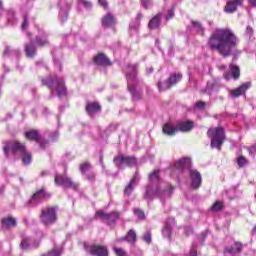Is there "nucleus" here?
Segmentation results:
<instances>
[{
    "mask_svg": "<svg viewBox=\"0 0 256 256\" xmlns=\"http://www.w3.org/2000/svg\"><path fill=\"white\" fill-rule=\"evenodd\" d=\"M139 67L138 64H128L127 71H126V79L128 85V91L132 95L133 101H139L142 97V93L137 91L135 88L137 87V68Z\"/></svg>",
    "mask_w": 256,
    "mask_h": 256,
    "instance_id": "4",
    "label": "nucleus"
},
{
    "mask_svg": "<svg viewBox=\"0 0 256 256\" xmlns=\"http://www.w3.org/2000/svg\"><path fill=\"white\" fill-rule=\"evenodd\" d=\"M247 163H248V161L246 160V158L245 157H243V156H239L238 158H237V165H238V167H245V165H247Z\"/></svg>",
    "mask_w": 256,
    "mask_h": 256,
    "instance_id": "45",
    "label": "nucleus"
},
{
    "mask_svg": "<svg viewBox=\"0 0 256 256\" xmlns=\"http://www.w3.org/2000/svg\"><path fill=\"white\" fill-rule=\"evenodd\" d=\"M27 27H29V20L27 19V15L23 16V23H22V31H25V29H27Z\"/></svg>",
    "mask_w": 256,
    "mask_h": 256,
    "instance_id": "49",
    "label": "nucleus"
},
{
    "mask_svg": "<svg viewBox=\"0 0 256 256\" xmlns=\"http://www.w3.org/2000/svg\"><path fill=\"white\" fill-rule=\"evenodd\" d=\"M219 89H221V84L217 81L208 82L205 88V93L207 95H213V93H218Z\"/></svg>",
    "mask_w": 256,
    "mask_h": 256,
    "instance_id": "29",
    "label": "nucleus"
},
{
    "mask_svg": "<svg viewBox=\"0 0 256 256\" xmlns=\"http://www.w3.org/2000/svg\"><path fill=\"white\" fill-rule=\"evenodd\" d=\"M42 85H45L53 91L55 89L57 97H66L67 96V87H65V81L63 78L57 76H49L46 79H42Z\"/></svg>",
    "mask_w": 256,
    "mask_h": 256,
    "instance_id": "5",
    "label": "nucleus"
},
{
    "mask_svg": "<svg viewBox=\"0 0 256 256\" xmlns=\"http://www.w3.org/2000/svg\"><path fill=\"white\" fill-rule=\"evenodd\" d=\"M249 87H251V83H244L240 87L231 90L230 95L233 97V99H237V97H241V95H243V93H245Z\"/></svg>",
    "mask_w": 256,
    "mask_h": 256,
    "instance_id": "28",
    "label": "nucleus"
},
{
    "mask_svg": "<svg viewBox=\"0 0 256 256\" xmlns=\"http://www.w3.org/2000/svg\"><path fill=\"white\" fill-rule=\"evenodd\" d=\"M24 136L28 141H35L36 143H39L41 149H45V145H47V143L50 141H57V139H59V131L46 132L45 136L48 137V140L45 142L41 141V135L37 130L26 131Z\"/></svg>",
    "mask_w": 256,
    "mask_h": 256,
    "instance_id": "6",
    "label": "nucleus"
},
{
    "mask_svg": "<svg viewBox=\"0 0 256 256\" xmlns=\"http://www.w3.org/2000/svg\"><path fill=\"white\" fill-rule=\"evenodd\" d=\"M115 23H116L115 16H113V14L111 13H108L102 18V25L105 28L114 27Z\"/></svg>",
    "mask_w": 256,
    "mask_h": 256,
    "instance_id": "30",
    "label": "nucleus"
},
{
    "mask_svg": "<svg viewBox=\"0 0 256 256\" xmlns=\"http://www.w3.org/2000/svg\"><path fill=\"white\" fill-rule=\"evenodd\" d=\"M49 197H51L49 192L45 191V189H40L35 194H33L32 198L28 202V205L30 207H37L39 203H42V201H45V199H49Z\"/></svg>",
    "mask_w": 256,
    "mask_h": 256,
    "instance_id": "13",
    "label": "nucleus"
},
{
    "mask_svg": "<svg viewBox=\"0 0 256 256\" xmlns=\"http://www.w3.org/2000/svg\"><path fill=\"white\" fill-rule=\"evenodd\" d=\"M7 19L10 25H15L17 23V18H15V12L13 10L8 11Z\"/></svg>",
    "mask_w": 256,
    "mask_h": 256,
    "instance_id": "40",
    "label": "nucleus"
},
{
    "mask_svg": "<svg viewBox=\"0 0 256 256\" xmlns=\"http://www.w3.org/2000/svg\"><path fill=\"white\" fill-rule=\"evenodd\" d=\"M20 247L21 249H24V251H29L39 247V241H33L31 237H25L22 239Z\"/></svg>",
    "mask_w": 256,
    "mask_h": 256,
    "instance_id": "19",
    "label": "nucleus"
},
{
    "mask_svg": "<svg viewBox=\"0 0 256 256\" xmlns=\"http://www.w3.org/2000/svg\"><path fill=\"white\" fill-rule=\"evenodd\" d=\"M141 3L144 9H151V7H153V2L151 0H141Z\"/></svg>",
    "mask_w": 256,
    "mask_h": 256,
    "instance_id": "47",
    "label": "nucleus"
},
{
    "mask_svg": "<svg viewBox=\"0 0 256 256\" xmlns=\"http://www.w3.org/2000/svg\"><path fill=\"white\" fill-rule=\"evenodd\" d=\"M248 2L250 5H252V7H256V0H248Z\"/></svg>",
    "mask_w": 256,
    "mask_h": 256,
    "instance_id": "58",
    "label": "nucleus"
},
{
    "mask_svg": "<svg viewBox=\"0 0 256 256\" xmlns=\"http://www.w3.org/2000/svg\"><path fill=\"white\" fill-rule=\"evenodd\" d=\"M246 35L249 37V39H251V37L253 36V28L248 26L246 28Z\"/></svg>",
    "mask_w": 256,
    "mask_h": 256,
    "instance_id": "53",
    "label": "nucleus"
},
{
    "mask_svg": "<svg viewBox=\"0 0 256 256\" xmlns=\"http://www.w3.org/2000/svg\"><path fill=\"white\" fill-rule=\"evenodd\" d=\"M133 213L139 221H145V212L141 208H134Z\"/></svg>",
    "mask_w": 256,
    "mask_h": 256,
    "instance_id": "38",
    "label": "nucleus"
},
{
    "mask_svg": "<svg viewBox=\"0 0 256 256\" xmlns=\"http://www.w3.org/2000/svg\"><path fill=\"white\" fill-rule=\"evenodd\" d=\"M178 131L182 132H189L191 129H193V122L192 121H186V122H181L177 125Z\"/></svg>",
    "mask_w": 256,
    "mask_h": 256,
    "instance_id": "35",
    "label": "nucleus"
},
{
    "mask_svg": "<svg viewBox=\"0 0 256 256\" xmlns=\"http://www.w3.org/2000/svg\"><path fill=\"white\" fill-rule=\"evenodd\" d=\"M118 243H123V241H127V243H130V245H135L137 243V232L135 230L130 229L126 236L117 239Z\"/></svg>",
    "mask_w": 256,
    "mask_h": 256,
    "instance_id": "23",
    "label": "nucleus"
},
{
    "mask_svg": "<svg viewBox=\"0 0 256 256\" xmlns=\"http://www.w3.org/2000/svg\"><path fill=\"white\" fill-rule=\"evenodd\" d=\"M47 113H49V109H48V108H44V109H43V114H44V115H47Z\"/></svg>",
    "mask_w": 256,
    "mask_h": 256,
    "instance_id": "61",
    "label": "nucleus"
},
{
    "mask_svg": "<svg viewBox=\"0 0 256 256\" xmlns=\"http://www.w3.org/2000/svg\"><path fill=\"white\" fill-rule=\"evenodd\" d=\"M221 209H223V202L217 201L211 206L210 211L217 212L221 211Z\"/></svg>",
    "mask_w": 256,
    "mask_h": 256,
    "instance_id": "44",
    "label": "nucleus"
},
{
    "mask_svg": "<svg viewBox=\"0 0 256 256\" xmlns=\"http://www.w3.org/2000/svg\"><path fill=\"white\" fill-rule=\"evenodd\" d=\"M121 214L119 212L105 213L103 210L97 211L95 214L96 219H101V221H105L108 225H113Z\"/></svg>",
    "mask_w": 256,
    "mask_h": 256,
    "instance_id": "14",
    "label": "nucleus"
},
{
    "mask_svg": "<svg viewBox=\"0 0 256 256\" xmlns=\"http://www.w3.org/2000/svg\"><path fill=\"white\" fill-rule=\"evenodd\" d=\"M160 171L154 170L148 176V184L144 193L146 201H153L157 197L161 203H165L167 199H171L175 188L171 184H165L159 176Z\"/></svg>",
    "mask_w": 256,
    "mask_h": 256,
    "instance_id": "2",
    "label": "nucleus"
},
{
    "mask_svg": "<svg viewBox=\"0 0 256 256\" xmlns=\"http://www.w3.org/2000/svg\"><path fill=\"white\" fill-rule=\"evenodd\" d=\"M174 168L182 173H187L189 169H191V160L189 158L177 160L174 164Z\"/></svg>",
    "mask_w": 256,
    "mask_h": 256,
    "instance_id": "17",
    "label": "nucleus"
},
{
    "mask_svg": "<svg viewBox=\"0 0 256 256\" xmlns=\"http://www.w3.org/2000/svg\"><path fill=\"white\" fill-rule=\"evenodd\" d=\"M219 71H225V69H227L226 65H219L218 66Z\"/></svg>",
    "mask_w": 256,
    "mask_h": 256,
    "instance_id": "57",
    "label": "nucleus"
},
{
    "mask_svg": "<svg viewBox=\"0 0 256 256\" xmlns=\"http://www.w3.org/2000/svg\"><path fill=\"white\" fill-rule=\"evenodd\" d=\"M61 253H63V249L61 247H54L50 252L43 256H61Z\"/></svg>",
    "mask_w": 256,
    "mask_h": 256,
    "instance_id": "39",
    "label": "nucleus"
},
{
    "mask_svg": "<svg viewBox=\"0 0 256 256\" xmlns=\"http://www.w3.org/2000/svg\"><path fill=\"white\" fill-rule=\"evenodd\" d=\"M192 29H194L195 33L198 35H203L205 33V28L203 27V24L198 21H192Z\"/></svg>",
    "mask_w": 256,
    "mask_h": 256,
    "instance_id": "37",
    "label": "nucleus"
},
{
    "mask_svg": "<svg viewBox=\"0 0 256 256\" xmlns=\"http://www.w3.org/2000/svg\"><path fill=\"white\" fill-rule=\"evenodd\" d=\"M241 251H243V244L240 242H235L233 245L224 248V253H228L229 255H239Z\"/></svg>",
    "mask_w": 256,
    "mask_h": 256,
    "instance_id": "25",
    "label": "nucleus"
},
{
    "mask_svg": "<svg viewBox=\"0 0 256 256\" xmlns=\"http://www.w3.org/2000/svg\"><path fill=\"white\" fill-rule=\"evenodd\" d=\"M4 57H15V59H18V57L21 55V51L17 49H13L10 46H7L3 53Z\"/></svg>",
    "mask_w": 256,
    "mask_h": 256,
    "instance_id": "34",
    "label": "nucleus"
},
{
    "mask_svg": "<svg viewBox=\"0 0 256 256\" xmlns=\"http://www.w3.org/2000/svg\"><path fill=\"white\" fill-rule=\"evenodd\" d=\"M117 127H119V124L112 123L108 125L107 128L105 129V134L111 135V133H115V131H117Z\"/></svg>",
    "mask_w": 256,
    "mask_h": 256,
    "instance_id": "41",
    "label": "nucleus"
},
{
    "mask_svg": "<svg viewBox=\"0 0 256 256\" xmlns=\"http://www.w3.org/2000/svg\"><path fill=\"white\" fill-rule=\"evenodd\" d=\"M174 16H175V10L171 8L168 10V13L164 15V18L166 19V21H169V19H173Z\"/></svg>",
    "mask_w": 256,
    "mask_h": 256,
    "instance_id": "48",
    "label": "nucleus"
},
{
    "mask_svg": "<svg viewBox=\"0 0 256 256\" xmlns=\"http://www.w3.org/2000/svg\"><path fill=\"white\" fill-rule=\"evenodd\" d=\"M143 18V15L141 13H139L137 15V18H136V22L135 24L133 25V23L130 24V29H132L133 31H135V33H137V29L139 27V19H142Z\"/></svg>",
    "mask_w": 256,
    "mask_h": 256,
    "instance_id": "43",
    "label": "nucleus"
},
{
    "mask_svg": "<svg viewBox=\"0 0 256 256\" xmlns=\"http://www.w3.org/2000/svg\"><path fill=\"white\" fill-rule=\"evenodd\" d=\"M178 128H175V126H173V124L171 123H166L163 126V134L164 135H168L169 137H173V135H175V133H177Z\"/></svg>",
    "mask_w": 256,
    "mask_h": 256,
    "instance_id": "33",
    "label": "nucleus"
},
{
    "mask_svg": "<svg viewBox=\"0 0 256 256\" xmlns=\"http://www.w3.org/2000/svg\"><path fill=\"white\" fill-rule=\"evenodd\" d=\"M4 69H5V71H9V68H7L6 66H4Z\"/></svg>",
    "mask_w": 256,
    "mask_h": 256,
    "instance_id": "64",
    "label": "nucleus"
},
{
    "mask_svg": "<svg viewBox=\"0 0 256 256\" xmlns=\"http://www.w3.org/2000/svg\"><path fill=\"white\" fill-rule=\"evenodd\" d=\"M146 73L149 75L151 73H153V67L147 68L146 69Z\"/></svg>",
    "mask_w": 256,
    "mask_h": 256,
    "instance_id": "59",
    "label": "nucleus"
},
{
    "mask_svg": "<svg viewBox=\"0 0 256 256\" xmlns=\"http://www.w3.org/2000/svg\"><path fill=\"white\" fill-rule=\"evenodd\" d=\"M54 65L61 71V61L59 59L54 58Z\"/></svg>",
    "mask_w": 256,
    "mask_h": 256,
    "instance_id": "54",
    "label": "nucleus"
},
{
    "mask_svg": "<svg viewBox=\"0 0 256 256\" xmlns=\"http://www.w3.org/2000/svg\"><path fill=\"white\" fill-rule=\"evenodd\" d=\"M143 240L146 242V243H151V232H146L143 236Z\"/></svg>",
    "mask_w": 256,
    "mask_h": 256,
    "instance_id": "51",
    "label": "nucleus"
},
{
    "mask_svg": "<svg viewBox=\"0 0 256 256\" xmlns=\"http://www.w3.org/2000/svg\"><path fill=\"white\" fill-rule=\"evenodd\" d=\"M196 109H200L203 110L205 107H207V103L203 102V101H198L195 104Z\"/></svg>",
    "mask_w": 256,
    "mask_h": 256,
    "instance_id": "50",
    "label": "nucleus"
},
{
    "mask_svg": "<svg viewBox=\"0 0 256 256\" xmlns=\"http://www.w3.org/2000/svg\"><path fill=\"white\" fill-rule=\"evenodd\" d=\"M207 135L209 139H211L210 147L212 149H221L225 141V130L221 127L210 128Z\"/></svg>",
    "mask_w": 256,
    "mask_h": 256,
    "instance_id": "7",
    "label": "nucleus"
},
{
    "mask_svg": "<svg viewBox=\"0 0 256 256\" xmlns=\"http://www.w3.org/2000/svg\"><path fill=\"white\" fill-rule=\"evenodd\" d=\"M114 163L118 169H125L137 165V159L133 156L118 155L114 158Z\"/></svg>",
    "mask_w": 256,
    "mask_h": 256,
    "instance_id": "12",
    "label": "nucleus"
},
{
    "mask_svg": "<svg viewBox=\"0 0 256 256\" xmlns=\"http://www.w3.org/2000/svg\"><path fill=\"white\" fill-rule=\"evenodd\" d=\"M86 179L88 181H95V174L93 172H89L87 175H86Z\"/></svg>",
    "mask_w": 256,
    "mask_h": 256,
    "instance_id": "52",
    "label": "nucleus"
},
{
    "mask_svg": "<svg viewBox=\"0 0 256 256\" xmlns=\"http://www.w3.org/2000/svg\"><path fill=\"white\" fill-rule=\"evenodd\" d=\"M48 35L44 30H39L38 35L35 38V43L38 47H45L49 44V39H47Z\"/></svg>",
    "mask_w": 256,
    "mask_h": 256,
    "instance_id": "26",
    "label": "nucleus"
},
{
    "mask_svg": "<svg viewBox=\"0 0 256 256\" xmlns=\"http://www.w3.org/2000/svg\"><path fill=\"white\" fill-rule=\"evenodd\" d=\"M139 179V172H135L134 177L130 180V183L124 189V195L129 197V195L133 193L135 187H137V183H139Z\"/></svg>",
    "mask_w": 256,
    "mask_h": 256,
    "instance_id": "21",
    "label": "nucleus"
},
{
    "mask_svg": "<svg viewBox=\"0 0 256 256\" xmlns=\"http://www.w3.org/2000/svg\"><path fill=\"white\" fill-rule=\"evenodd\" d=\"M89 253L93 256H108L109 250L107 249V246L93 244L89 247Z\"/></svg>",
    "mask_w": 256,
    "mask_h": 256,
    "instance_id": "15",
    "label": "nucleus"
},
{
    "mask_svg": "<svg viewBox=\"0 0 256 256\" xmlns=\"http://www.w3.org/2000/svg\"><path fill=\"white\" fill-rule=\"evenodd\" d=\"M101 111V105L99 102H89L86 105V113L89 117H95Z\"/></svg>",
    "mask_w": 256,
    "mask_h": 256,
    "instance_id": "22",
    "label": "nucleus"
},
{
    "mask_svg": "<svg viewBox=\"0 0 256 256\" xmlns=\"http://www.w3.org/2000/svg\"><path fill=\"white\" fill-rule=\"evenodd\" d=\"M190 256H197V248L193 246L190 250Z\"/></svg>",
    "mask_w": 256,
    "mask_h": 256,
    "instance_id": "55",
    "label": "nucleus"
},
{
    "mask_svg": "<svg viewBox=\"0 0 256 256\" xmlns=\"http://www.w3.org/2000/svg\"><path fill=\"white\" fill-rule=\"evenodd\" d=\"M3 12V1L0 0V15Z\"/></svg>",
    "mask_w": 256,
    "mask_h": 256,
    "instance_id": "60",
    "label": "nucleus"
},
{
    "mask_svg": "<svg viewBox=\"0 0 256 256\" xmlns=\"http://www.w3.org/2000/svg\"><path fill=\"white\" fill-rule=\"evenodd\" d=\"M40 220L44 225H53L54 223H57V208L47 207L42 209Z\"/></svg>",
    "mask_w": 256,
    "mask_h": 256,
    "instance_id": "8",
    "label": "nucleus"
},
{
    "mask_svg": "<svg viewBox=\"0 0 256 256\" xmlns=\"http://www.w3.org/2000/svg\"><path fill=\"white\" fill-rule=\"evenodd\" d=\"M4 155L6 157H11V155H16L22 157V162L24 165H31V153L27 151L25 144L20 143L17 140L7 142L3 147Z\"/></svg>",
    "mask_w": 256,
    "mask_h": 256,
    "instance_id": "3",
    "label": "nucleus"
},
{
    "mask_svg": "<svg viewBox=\"0 0 256 256\" xmlns=\"http://www.w3.org/2000/svg\"><path fill=\"white\" fill-rule=\"evenodd\" d=\"M252 235L256 237V227L252 230Z\"/></svg>",
    "mask_w": 256,
    "mask_h": 256,
    "instance_id": "62",
    "label": "nucleus"
},
{
    "mask_svg": "<svg viewBox=\"0 0 256 256\" xmlns=\"http://www.w3.org/2000/svg\"><path fill=\"white\" fill-rule=\"evenodd\" d=\"M239 39L230 28H217L208 39V47L211 51H216L222 57H231L237 59L241 52L237 50Z\"/></svg>",
    "mask_w": 256,
    "mask_h": 256,
    "instance_id": "1",
    "label": "nucleus"
},
{
    "mask_svg": "<svg viewBox=\"0 0 256 256\" xmlns=\"http://www.w3.org/2000/svg\"><path fill=\"white\" fill-rule=\"evenodd\" d=\"M161 19H163V14L159 13L154 16L148 24L149 29H157L161 25Z\"/></svg>",
    "mask_w": 256,
    "mask_h": 256,
    "instance_id": "32",
    "label": "nucleus"
},
{
    "mask_svg": "<svg viewBox=\"0 0 256 256\" xmlns=\"http://www.w3.org/2000/svg\"><path fill=\"white\" fill-rule=\"evenodd\" d=\"M94 63L100 67H108L111 65V60L105 54L99 53L94 57Z\"/></svg>",
    "mask_w": 256,
    "mask_h": 256,
    "instance_id": "27",
    "label": "nucleus"
},
{
    "mask_svg": "<svg viewBox=\"0 0 256 256\" xmlns=\"http://www.w3.org/2000/svg\"><path fill=\"white\" fill-rule=\"evenodd\" d=\"M55 183L64 189H73V191H77L79 189V184L77 182H73V180L67 175L57 174L55 176Z\"/></svg>",
    "mask_w": 256,
    "mask_h": 256,
    "instance_id": "11",
    "label": "nucleus"
},
{
    "mask_svg": "<svg viewBox=\"0 0 256 256\" xmlns=\"http://www.w3.org/2000/svg\"><path fill=\"white\" fill-rule=\"evenodd\" d=\"M241 5H243V0H230L226 3L224 11L225 13H235L237 7H241Z\"/></svg>",
    "mask_w": 256,
    "mask_h": 256,
    "instance_id": "24",
    "label": "nucleus"
},
{
    "mask_svg": "<svg viewBox=\"0 0 256 256\" xmlns=\"http://www.w3.org/2000/svg\"><path fill=\"white\" fill-rule=\"evenodd\" d=\"M26 35L29 39L32 37L31 32H27ZM25 53H26V56L29 57L30 59L35 57V55H37V47H35L33 40L30 39V43L25 44Z\"/></svg>",
    "mask_w": 256,
    "mask_h": 256,
    "instance_id": "20",
    "label": "nucleus"
},
{
    "mask_svg": "<svg viewBox=\"0 0 256 256\" xmlns=\"http://www.w3.org/2000/svg\"><path fill=\"white\" fill-rule=\"evenodd\" d=\"M174 226H175V218H168L162 229V235L165 239H171V233L173 232Z\"/></svg>",
    "mask_w": 256,
    "mask_h": 256,
    "instance_id": "18",
    "label": "nucleus"
},
{
    "mask_svg": "<svg viewBox=\"0 0 256 256\" xmlns=\"http://www.w3.org/2000/svg\"><path fill=\"white\" fill-rule=\"evenodd\" d=\"M91 170V164L90 163H83L80 165V171L82 173V175H86V173H89V171Z\"/></svg>",
    "mask_w": 256,
    "mask_h": 256,
    "instance_id": "42",
    "label": "nucleus"
},
{
    "mask_svg": "<svg viewBox=\"0 0 256 256\" xmlns=\"http://www.w3.org/2000/svg\"><path fill=\"white\" fill-rule=\"evenodd\" d=\"M69 17V5L61 6L59 12V19L64 23Z\"/></svg>",
    "mask_w": 256,
    "mask_h": 256,
    "instance_id": "36",
    "label": "nucleus"
},
{
    "mask_svg": "<svg viewBox=\"0 0 256 256\" xmlns=\"http://www.w3.org/2000/svg\"><path fill=\"white\" fill-rule=\"evenodd\" d=\"M78 5L84 6L85 9H91V7H93V4L87 0H78Z\"/></svg>",
    "mask_w": 256,
    "mask_h": 256,
    "instance_id": "46",
    "label": "nucleus"
},
{
    "mask_svg": "<svg viewBox=\"0 0 256 256\" xmlns=\"http://www.w3.org/2000/svg\"><path fill=\"white\" fill-rule=\"evenodd\" d=\"M181 79H183L182 73H172L164 82H158V89L159 91H167V89H171L175 84L179 83Z\"/></svg>",
    "mask_w": 256,
    "mask_h": 256,
    "instance_id": "10",
    "label": "nucleus"
},
{
    "mask_svg": "<svg viewBox=\"0 0 256 256\" xmlns=\"http://www.w3.org/2000/svg\"><path fill=\"white\" fill-rule=\"evenodd\" d=\"M98 3L104 7V9H107V0H98Z\"/></svg>",
    "mask_w": 256,
    "mask_h": 256,
    "instance_id": "56",
    "label": "nucleus"
},
{
    "mask_svg": "<svg viewBox=\"0 0 256 256\" xmlns=\"http://www.w3.org/2000/svg\"><path fill=\"white\" fill-rule=\"evenodd\" d=\"M229 70L230 72L224 73L223 77L226 79V81H231V79H234L237 81L239 77L241 76V71L239 70V66L235 64H230L229 65Z\"/></svg>",
    "mask_w": 256,
    "mask_h": 256,
    "instance_id": "16",
    "label": "nucleus"
},
{
    "mask_svg": "<svg viewBox=\"0 0 256 256\" xmlns=\"http://www.w3.org/2000/svg\"><path fill=\"white\" fill-rule=\"evenodd\" d=\"M11 227H17V220L11 216L2 219V228L11 229Z\"/></svg>",
    "mask_w": 256,
    "mask_h": 256,
    "instance_id": "31",
    "label": "nucleus"
},
{
    "mask_svg": "<svg viewBox=\"0 0 256 256\" xmlns=\"http://www.w3.org/2000/svg\"><path fill=\"white\" fill-rule=\"evenodd\" d=\"M186 173L188 174V183L190 189L197 191V189L201 187V183H203L201 173L193 168H190Z\"/></svg>",
    "mask_w": 256,
    "mask_h": 256,
    "instance_id": "9",
    "label": "nucleus"
},
{
    "mask_svg": "<svg viewBox=\"0 0 256 256\" xmlns=\"http://www.w3.org/2000/svg\"><path fill=\"white\" fill-rule=\"evenodd\" d=\"M45 175H47V172H45V171H44V172H41V176H42V177H45Z\"/></svg>",
    "mask_w": 256,
    "mask_h": 256,
    "instance_id": "63",
    "label": "nucleus"
}]
</instances>
